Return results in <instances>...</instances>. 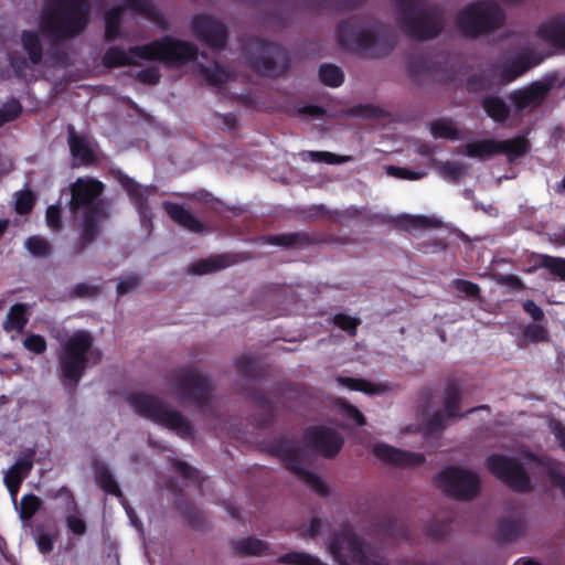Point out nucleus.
<instances>
[{
	"label": "nucleus",
	"instance_id": "f257e3e1",
	"mask_svg": "<svg viewBox=\"0 0 565 565\" xmlns=\"http://www.w3.org/2000/svg\"><path fill=\"white\" fill-rule=\"evenodd\" d=\"M106 184L100 180L78 177L61 192L72 220L78 224L79 235L74 244L76 254H82L102 234L103 225L111 217V202L104 198Z\"/></svg>",
	"mask_w": 565,
	"mask_h": 565
},
{
	"label": "nucleus",
	"instance_id": "f03ea898",
	"mask_svg": "<svg viewBox=\"0 0 565 565\" xmlns=\"http://www.w3.org/2000/svg\"><path fill=\"white\" fill-rule=\"evenodd\" d=\"M198 55L199 49L194 43L164 35L143 45L130 46L127 52L119 46H110L103 55L102 62L107 68L138 65L131 58L134 56L177 67L195 61Z\"/></svg>",
	"mask_w": 565,
	"mask_h": 565
},
{
	"label": "nucleus",
	"instance_id": "7ed1b4c3",
	"mask_svg": "<svg viewBox=\"0 0 565 565\" xmlns=\"http://www.w3.org/2000/svg\"><path fill=\"white\" fill-rule=\"evenodd\" d=\"M90 13V0H49L45 26L53 40H71L86 31Z\"/></svg>",
	"mask_w": 565,
	"mask_h": 565
},
{
	"label": "nucleus",
	"instance_id": "20e7f679",
	"mask_svg": "<svg viewBox=\"0 0 565 565\" xmlns=\"http://www.w3.org/2000/svg\"><path fill=\"white\" fill-rule=\"evenodd\" d=\"M102 352L94 348V339L86 330H76L61 345L58 365L62 379L75 390L89 364H97Z\"/></svg>",
	"mask_w": 565,
	"mask_h": 565
},
{
	"label": "nucleus",
	"instance_id": "39448f33",
	"mask_svg": "<svg viewBox=\"0 0 565 565\" xmlns=\"http://www.w3.org/2000/svg\"><path fill=\"white\" fill-rule=\"evenodd\" d=\"M397 23L413 40H429L443 30L441 12L425 0H396Z\"/></svg>",
	"mask_w": 565,
	"mask_h": 565
},
{
	"label": "nucleus",
	"instance_id": "423d86ee",
	"mask_svg": "<svg viewBox=\"0 0 565 565\" xmlns=\"http://www.w3.org/2000/svg\"><path fill=\"white\" fill-rule=\"evenodd\" d=\"M358 19L341 21L337 26V38L341 46L364 53L371 57L387 55L395 45L393 36L383 34L379 25L358 28Z\"/></svg>",
	"mask_w": 565,
	"mask_h": 565
},
{
	"label": "nucleus",
	"instance_id": "0eeeda50",
	"mask_svg": "<svg viewBox=\"0 0 565 565\" xmlns=\"http://www.w3.org/2000/svg\"><path fill=\"white\" fill-rule=\"evenodd\" d=\"M505 14L493 0H477L465 6L456 17V26L468 39L488 35L504 23Z\"/></svg>",
	"mask_w": 565,
	"mask_h": 565
},
{
	"label": "nucleus",
	"instance_id": "6e6552de",
	"mask_svg": "<svg viewBox=\"0 0 565 565\" xmlns=\"http://www.w3.org/2000/svg\"><path fill=\"white\" fill-rule=\"evenodd\" d=\"M129 404L139 416L177 431L182 438L193 436L191 422L179 411L169 409L163 399L152 394L136 393L130 395Z\"/></svg>",
	"mask_w": 565,
	"mask_h": 565
},
{
	"label": "nucleus",
	"instance_id": "1a4fd4ad",
	"mask_svg": "<svg viewBox=\"0 0 565 565\" xmlns=\"http://www.w3.org/2000/svg\"><path fill=\"white\" fill-rule=\"evenodd\" d=\"M266 448L270 455L282 462L286 469L308 484L318 495L327 497L329 494V487L326 482L317 473L301 466L303 454L296 439L286 436L274 438L266 445Z\"/></svg>",
	"mask_w": 565,
	"mask_h": 565
},
{
	"label": "nucleus",
	"instance_id": "9d476101",
	"mask_svg": "<svg viewBox=\"0 0 565 565\" xmlns=\"http://www.w3.org/2000/svg\"><path fill=\"white\" fill-rule=\"evenodd\" d=\"M244 51L252 70L262 76L277 77L290 67L289 54L279 44L252 38L244 45Z\"/></svg>",
	"mask_w": 565,
	"mask_h": 565
},
{
	"label": "nucleus",
	"instance_id": "9b49d317",
	"mask_svg": "<svg viewBox=\"0 0 565 565\" xmlns=\"http://www.w3.org/2000/svg\"><path fill=\"white\" fill-rule=\"evenodd\" d=\"M170 382L180 401L190 402L199 408L211 405L214 385L193 367H180L171 375Z\"/></svg>",
	"mask_w": 565,
	"mask_h": 565
},
{
	"label": "nucleus",
	"instance_id": "f8f14e48",
	"mask_svg": "<svg viewBox=\"0 0 565 565\" xmlns=\"http://www.w3.org/2000/svg\"><path fill=\"white\" fill-rule=\"evenodd\" d=\"M435 483L448 497L460 501L475 499L481 490L479 476L457 466H447L443 469L435 477Z\"/></svg>",
	"mask_w": 565,
	"mask_h": 565
},
{
	"label": "nucleus",
	"instance_id": "ddd939ff",
	"mask_svg": "<svg viewBox=\"0 0 565 565\" xmlns=\"http://www.w3.org/2000/svg\"><path fill=\"white\" fill-rule=\"evenodd\" d=\"M486 467L491 475L515 492L525 493L532 489L529 473L515 458L491 455L486 460Z\"/></svg>",
	"mask_w": 565,
	"mask_h": 565
},
{
	"label": "nucleus",
	"instance_id": "4468645a",
	"mask_svg": "<svg viewBox=\"0 0 565 565\" xmlns=\"http://www.w3.org/2000/svg\"><path fill=\"white\" fill-rule=\"evenodd\" d=\"M115 178L126 191L139 215L141 224L143 226L151 225L152 212L148 203L149 199L157 194L158 188L153 184L141 185L120 170L115 172Z\"/></svg>",
	"mask_w": 565,
	"mask_h": 565
},
{
	"label": "nucleus",
	"instance_id": "2eb2a0df",
	"mask_svg": "<svg viewBox=\"0 0 565 565\" xmlns=\"http://www.w3.org/2000/svg\"><path fill=\"white\" fill-rule=\"evenodd\" d=\"M303 438L312 450L329 459L334 458L344 444V438L338 430L323 425L308 427Z\"/></svg>",
	"mask_w": 565,
	"mask_h": 565
},
{
	"label": "nucleus",
	"instance_id": "dca6fc26",
	"mask_svg": "<svg viewBox=\"0 0 565 565\" xmlns=\"http://www.w3.org/2000/svg\"><path fill=\"white\" fill-rule=\"evenodd\" d=\"M195 38L213 49H223L227 41L226 26L210 14H199L191 20Z\"/></svg>",
	"mask_w": 565,
	"mask_h": 565
},
{
	"label": "nucleus",
	"instance_id": "f3484780",
	"mask_svg": "<svg viewBox=\"0 0 565 565\" xmlns=\"http://www.w3.org/2000/svg\"><path fill=\"white\" fill-rule=\"evenodd\" d=\"M372 454L379 460L393 467L413 468L426 461L423 454L398 449L384 443L375 444Z\"/></svg>",
	"mask_w": 565,
	"mask_h": 565
},
{
	"label": "nucleus",
	"instance_id": "a211bd4d",
	"mask_svg": "<svg viewBox=\"0 0 565 565\" xmlns=\"http://www.w3.org/2000/svg\"><path fill=\"white\" fill-rule=\"evenodd\" d=\"M524 457L539 467H542L554 488L561 490L565 498V465L547 455H536L532 451L524 454Z\"/></svg>",
	"mask_w": 565,
	"mask_h": 565
},
{
	"label": "nucleus",
	"instance_id": "6ab92c4d",
	"mask_svg": "<svg viewBox=\"0 0 565 565\" xmlns=\"http://www.w3.org/2000/svg\"><path fill=\"white\" fill-rule=\"evenodd\" d=\"M23 53L13 52L9 55L10 65L17 77H24L31 64L35 63V32L24 31L21 36Z\"/></svg>",
	"mask_w": 565,
	"mask_h": 565
},
{
	"label": "nucleus",
	"instance_id": "aec40b11",
	"mask_svg": "<svg viewBox=\"0 0 565 565\" xmlns=\"http://www.w3.org/2000/svg\"><path fill=\"white\" fill-rule=\"evenodd\" d=\"M536 35L558 49H565V13H558L541 22Z\"/></svg>",
	"mask_w": 565,
	"mask_h": 565
},
{
	"label": "nucleus",
	"instance_id": "412c9836",
	"mask_svg": "<svg viewBox=\"0 0 565 565\" xmlns=\"http://www.w3.org/2000/svg\"><path fill=\"white\" fill-rule=\"evenodd\" d=\"M550 87L546 84L535 82L523 89L511 93L510 99L516 109L523 110L530 106H540L545 99Z\"/></svg>",
	"mask_w": 565,
	"mask_h": 565
},
{
	"label": "nucleus",
	"instance_id": "4be33fe9",
	"mask_svg": "<svg viewBox=\"0 0 565 565\" xmlns=\"http://www.w3.org/2000/svg\"><path fill=\"white\" fill-rule=\"evenodd\" d=\"M162 206L169 217L181 227L192 233H203L205 231L204 223L195 217L183 205L166 201Z\"/></svg>",
	"mask_w": 565,
	"mask_h": 565
},
{
	"label": "nucleus",
	"instance_id": "5701e85b",
	"mask_svg": "<svg viewBox=\"0 0 565 565\" xmlns=\"http://www.w3.org/2000/svg\"><path fill=\"white\" fill-rule=\"evenodd\" d=\"M264 242L269 245L280 246L284 248L298 247L303 248L306 246L313 245L319 242L316 234L300 231L291 233H282L276 235H267L264 237Z\"/></svg>",
	"mask_w": 565,
	"mask_h": 565
},
{
	"label": "nucleus",
	"instance_id": "b1692460",
	"mask_svg": "<svg viewBox=\"0 0 565 565\" xmlns=\"http://www.w3.org/2000/svg\"><path fill=\"white\" fill-rule=\"evenodd\" d=\"M462 401V393L458 384L454 381L446 383L443 393V411L452 416L454 418H462L465 415L470 414L479 409V407L470 408L466 413H460V405ZM482 409L489 408L483 405L480 406Z\"/></svg>",
	"mask_w": 565,
	"mask_h": 565
},
{
	"label": "nucleus",
	"instance_id": "393cba45",
	"mask_svg": "<svg viewBox=\"0 0 565 565\" xmlns=\"http://www.w3.org/2000/svg\"><path fill=\"white\" fill-rule=\"evenodd\" d=\"M33 468V460L30 456H24L15 461V463L9 468L4 473V484L8 488L10 495L13 501L17 499V494L22 480L31 472Z\"/></svg>",
	"mask_w": 565,
	"mask_h": 565
},
{
	"label": "nucleus",
	"instance_id": "a878e982",
	"mask_svg": "<svg viewBox=\"0 0 565 565\" xmlns=\"http://www.w3.org/2000/svg\"><path fill=\"white\" fill-rule=\"evenodd\" d=\"M537 64L539 61H535L530 53L519 55L513 60L502 63L499 77L504 83H511Z\"/></svg>",
	"mask_w": 565,
	"mask_h": 565
},
{
	"label": "nucleus",
	"instance_id": "bb28decb",
	"mask_svg": "<svg viewBox=\"0 0 565 565\" xmlns=\"http://www.w3.org/2000/svg\"><path fill=\"white\" fill-rule=\"evenodd\" d=\"M236 262L237 258L233 254H220L192 263L189 266V273L192 275L211 274L227 268Z\"/></svg>",
	"mask_w": 565,
	"mask_h": 565
},
{
	"label": "nucleus",
	"instance_id": "cd10ccee",
	"mask_svg": "<svg viewBox=\"0 0 565 565\" xmlns=\"http://www.w3.org/2000/svg\"><path fill=\"white\" fill-rule=\"evenodd\" d=\"M68 146L71 154L82 164H93L96 160L94 150L85 136L77 135L74 129L70 130Z\"/></svg>",
	"mask_w": 565,
	"mask_h": 565
},
{
	"label": "nucleus",
	"instance_id": "c85d7f7f",
	"mask_svg": "<svg viewBox=\"0 0 565 565\" xmlns=\"http://www.w3.org/2000/svg\"><path fill=\"white\" fill-rule=\"evenodd\" d=\"M525 532L524 520L520 516H509L498 521L497 535L502 543L514 542Z\"/></svg>",
	"mask_w": 565,
	"mask_h": 565
},
{
	"label": "nucleus",
	"instance_id": "c756f323",
	"mask_svg": "<svg viewBox=\"0 0 565 565\" xmlns=\"http://www.w3.org/2000/svg\"><path fill=\"white\" fill-rule=\"evenodd\" d=\"M499 154L507 156L509 162L524 157L531 149L530 141L524 136L498 141Z\"/></svg>",
	"mask_w": 565,
	"mask_h": 565
},
{
	"label": "nucleus",
	"instance_id": "7c9ffc66",
	"mask_svg": "<svg viewBox=\"0 0 565 565\" xmlns=\"http://www.w3.org/2000/svg\"><path fill=\"white\" fill-rule=\"evenodd\" d=\"M232 548L238 556H262L269 552L267 542L253 536L234 540Z\"/></svg>",
	"mask_w": 565,
	"mask_h": 565
},
{
	"label": "nucleus",
	"instance_id": "2f4dec72",
	"mask_svg": "<svg viewBox=\"0 0 565 565\" xmlns=\"http://www.w3.org/2000/svg\"><path fill=\"white\" fill-rule=\"evenodd\" d=\"M407 72L414 82L425 77H435L437 73L436 64L425 55H415L407 63Z\"/></svg>",
	"mask_w": 565,
	"mask_h": 565
},
{
	"label": "nucleus",
	"instance_id": "473e14b6",
	"mask_svg": "<svg viewBox=\"0 0 565 565\" xmlns=\"http://www.w3.org/2000/svg\"><path fill=\"white\" fill-rule=\"evenodd\" d=\"M480 104L486 114L495 122L503 124L510 116V107L499 96L487 95L481 99Z\"/></svg>",
	"mask_w": 565,
	"mask_h": 565
},
{
	"label": "nucleus",
	"instance_id": "72a5a7b5",
	"mask_svg": "<svg viewBox=\"0 0 565 565\" xmlns=\"http://www.w3.org/2000/svg\"><path fill=\"white\" fill-rule=\"evenodd\" d=\"M95 481L97 486L107 494H111L118 499L124 498L116 479L105 463H97L94 468Z\"/></svg>",
	"mask_w": 565,
	"mask_h": 565
},
{
	"label": "nucleus",
	"instance_id": "f704fd0d",
	"mask_svg": "<svg viewBox=\"0 0 565 565\" xmlns=\"http://www.w3.org/2000/svg\"><path fill=\"white\" fill-rule=\"evenodd\" d=\"M30 317V307L24 303H17L12 306L3 322V328L7 332L20 333L26 324Z\"/></svg>",
	"mask_w": 565,
	"mask_h": 565
},
{
	"label": "nucleus",
	"instance_id": "c9c22d12",
	"mask_svg": "<svg viewBox=\"0 0 565 565\" xmlns=\"http://www.w3.org/2000/svg\"><path fill=\"white\" fill-rule=\"evenodd\" d=\"M124 8L116 6L105 12V42L111 43L121 38Z\"/></svg>",
	"mask_w": 565,
	"mask_h": 565
},
{
	"label": "nucleus",
	"instance_id": "e433bc0d",
	"mask_svg": "<svg viewBox=\"0 0 565 565\" xmlns=\"http://www.w3.org/2000/svg\"><path fill=\"white\" fill-rule=\"evenodd\" d=\"M498 149V140L483 139L465 145L463 153L483 160L499 154Z\"/></svg>",
	"mask_w": 565,
	"mask_h": 565
},
{
	"label": "nucleus",
	"instance_id": "4c0bfd02",
	"mask_svg": "<svg viewBox=\"0 0 565 565\" xmlns=\"http://www.w3.org/2000/svg\"><path fill=\"white\" fill-rule=\"evenodd\" d=\"M198 71L202 78L205 81L206 85L216 88H222V86L230 77L228 73L218 63H214L213 66L199 64Z\"/></svg>",
	"mask_w": 565,
	"mask_h": 565
},
{
	"label": "nucleus",
	"instance_id": "58836bf2",
	"mask_svg": "<svg viewBox=\"0 0 565 565\" xmlns=\"http://www.w3.org/2000/svg\"><path fill=\"white\" fill-rule=\"evenodd\" d=\"M338 382L339 384L349 390L364 392L367 394H381L386 392L387 390L386 385L384 384H374L366 380L354 379L349 376H340L338 377Z\"/></svg>",
	"mask_w": 565,
	"mask_h": 565
},
{
	"label": "nucleus",
	"instance_id": "ea45409f",
	"mask_svg": "<svg viewBox=\"0 0 565 565\" xmlns=\"http://www.w3.org/2000/svg\"><path fill=\"white\" fill-rule=\"evenodd\" d=\"M175 507L193 529H200L204 525V513L194 503L177 499Z\"/></svg>",
	"mask_w": 565,
	"mask_h": 565
},
{
	"label": "nucleus",
	"instance_id": "a19ab883",
	"mask_svg": "<svg viewBox=\"0 0 565 565\" xmlns=\"http://www.w3.org/2000/svg\"><path fill=\"white\" fill-rule=\"evenodd\" d=\"M278 563L287 565H328L318 556L311 555L302 551H292L285 553L278 557Z\"/></svg>",
	"mask_w": 565,
	"mask_h": 565
},
{
	"label": "nucleus",
	"instance_id": "79ce46f5",
	"mask_svg": "<svg viewBox=\"0 0 565 565\" xmlns=\"http://www.w3.org/2000/svg\"><path fill=\"white\" fill-rule=\"evenodd\" d=\"M235 369L239 375L247 380H257L260 377V366L256 359L242 355L235 360Z\"/></svg>",
	"mask_w": 565,
	"mask_h": 565
},
{
	"label": "nucleus",
	"instance_id": "37998d69",
	"mask_svg": "<svg viewBox=\"0 0 565 565\" xmlns=\"http://www.w3.org/2000/svg\"><path fill=\"white\" fill-rule=\"evenodd\" d=\"M537 266L547 269L552 275L565 281V258L546 254L537 255Z\"/></svg>",
	"mask_w": 565,
	"mask_h": 565
},
{
	"label": "nucleus",
	"instance_id": "c03bdc74",
	"mask_svg": "<svg viewBox=\"0 0 565 565\" xmlns=\"http://www.w3.org/2000/svg\"><path fill=\"white\" fill-rule=\"evenodd\" d=\"M319 79L330 87H339L344 81L342 70L333 64H322L319 67Z\"/></svg>",
	"mask_w": 565,
	"mask_h": 565
},
{
	"label": "nucleus",
	"instance_id": "a18cd8bd",
	"mask_svg": "<svg viewBox=\"0 0 565 565\" xmlns=\"http://www.w3.org/2000/svg\"><path fill=\"white\" fill-rule=\"evenodd\" d=\"M430 132L434 138H444L448 140H457L459 138L456 127L446 119H436L430 124Z\"/></svg>",
	"mask_w": 565,
	"mask_h": 565
},
{
	"label": "nucleus",
	"instance_id": "49530a36",
	"mask_svg": "<svg viewBox=\"0 0 565 565\" xmlns=\"http://www.w3.org/2000/svg\"><path fill=\"white\" fill-rule=\"evenodd\" d=\"M523 339L527 342L540 343L550 341V332L545 326L527 323L523 329Z\"/></svg>",
	"mask_w": 565,
	"mask_h": 565
},
{
	"label": "nucleus",
	"instance_id": "de8ad7c7",
	"mask_svg": "<svg viewBox=\"0 0 565 565\" xmlns=\"http://www.w3.org/2000/svg\"><path fill=\"white\" fill-rule=\"evenodd\" d=\"M62 201L63 200L60 199L57 203L52 204L46 209L45 222L52 232H60L63 228Z\"/></svg>",
	"mask_w": 565,
	"mask_h": 565
},
{
	"label": "nucleus",
	"instance_id": "09e8293b",
	"mask_svg": "<svg viewBox=\"0 0 565 565\" xmlns=\"http://www.w3.org/2000/svg\"><path fill=\"white\" fill-rule=\"evenodd\" d=\"M452 416H448L443 409L435 412L424 424V429L428 434H435L444 430Z\"/></svg>",
	"mask_w": 565,
	"mask_h": 565
},
{
	"label": "nucleus",
	"instance_id": "8fccbe9b",
	"mask_svg": "<svg viewBox=\"0 0 565 565\" xmlns=\"http://www.w3.org/2000/svg\"><path fill=\"white\" fill-rule=\"evenodd\" d=\"M366 0H340L337 4H331L327 0H318L316 9L328 11H351L361 7Z\"/></svg>",
	"mask_w": 565,
	"mask_h": 565
},
{
	"label": "nucleus",
	"instance_id": "3c124183",
	"mask_svg": "<svg viewBox=\"0 0 565 565\" xmlns=\"http://www.w3.org/2000/svg\"><path fill=\"white\" fill-rule=\"evenodd\" d=\"M307 156L313 162H324L328 164H342L350 161L349 156H339L329 151H308Z\"/></svg>",
	"mask_w": 565,
	"mask_h": 565
},
{
	"label": "nucleus",
	"instance_id": "603ef678",
	"mask_svg": "<svg viewBox=\"0 0 565 565\" xmlns=\"http://www.w3.org/2000/svg\"><path fill=\"white\" fill-rule=\"evenodd\" d=\"M450 531V523L446 521H440L437 519H433L426 523L424 527V533L431 539H443Z\"/></svg>",
	"mask_w": 565,
	"mask_h": 565
},
{
	"label": "nucleus",
	"instance_id": "864d4df0",
	"mask_svg": "<svg viewBox=\"0 0 565 565\" xmlns=\"http://www.w3.org/2000/svg\"><path fill=\"white\" fill-rule=\"evenodd\" d=\"M22 107L15 99H11L0 107V127L14 120L21 113Z\"/></svg>",
	"mask_w": 565,
	"mask_h": 565
},
{
	"label": "nucleus",
	"instance_id": "5fc2aeb1",
	"mask_svg": "<svg viewBox=\"0 0 565 565\" xmlns=\"http://www.w3.org/2000/svg\"><path fill=\"white\" fill-rule=\"evenodd\" d=\"M333 323L342 329L343 331L348 332L350 335H355L358 326L360 324V320L351 317L347 313H337L333 317Z\"/></svg>",
	"mask_w": 565,
	"mask_h": 565
},
{
	"label": "nucleus",
	"instance_id": "6e6d98bb",
	"mask_svg": "<svg viewBox=\"0 0 565 565\" xmlns=\"http://www.w3.org/2000/svg\"><path fill=\"white\" fill-rule=\"evenodd\" d=\"M124 6H121L125 9H129L134 12H137L139 14L150 17L153 14V6L149 0H122Z\"/></svg>",
	"mask_w": 565,
	"mask_h": 565
},
{
	"label": "nucleus",
	"instance_id": "4d7b16f0",
	"mask_svg": "<svg viewBox=\"0 0 565 565\" xmlns=\"http://www.w3.org/2000/svg\"><path fill=\"white\" fill-rule=\"evenodd\" d=\"M140 284V277L135 274H129L119 278L117 284V294L118 296H124L135 288H137Z\"/></svg>",
	"mask_w": 565,
	"mask_h": 565
},
{
	"label": "nucleus",
	"instance_id": "13d9d810",
	"mask_svg": "<svg viewBox=\"0 0 565 565\" xmlns=\"http://www.w3.org/2000/svg\"><path fill=\"white\" fill-rule=\"evenodd\" d=\"M452 285L458 291L466 294L469 298L476 299L480 296V287L472 281L457 278L452 281Z\"/></svg>",
	"mask_w": 565,
	"mask_h": 565
},
{
	"label": "nucleus",
	"instance_id": "bf43d9fd",
	"mask_svg": "<svg viewBox=\"0 0 565 565\" xmlns=\"http://www.w3.org/2000/svg\"><path fill=\"white\" fill-rule=\"evenodd\" d=\"M326 114L327 110L319 105H303L295 109L288 110L289 116L303 115L308 117H323L326 116Z\"/></svg>",
	"mask_w": 565,
	"mask_h": 565
},
{
	"label": "nucleus",
	"instance_id": "052dcab7",
	"mask_svg": "<svg viewBox=\"0 0 565 565\" xmlns=\"http://www.w3.org/2000/svg\"><path fill=\"white\" fill-rule=\"evenodd\" d=\"M20 518L23 521H29L35 514V495L28 494L21 500L19 508Z\"/></svg>",
	"mask_w": 565,
	"mask_h": 565
},
{
	"label": "nucleus",
	"instance_id": "680f3d73",
	"mask_svg": "<svg viewBox=\"0 0 565 565\" xmlns=\"http://www.w3.org/2000/svg\"><path fill=\"white\" fill-rule=\"evenodd\" d=\"M256 401L258 402L259 406L264 409L266 417L262 419L258 425L260 426H267L269 425L275 417V407L271 404V402L263 394H257Z\"/></svg>",
	"mask_w": 565,
	"mask_h": 565
},
{
	"label": "nucleus",
	"instance_id": "e2e57ef3",
	"mask_svg": "<svg viewBox=\"0 0 565 565\" xmlns=\"http://www.w3.org/2000/svg\"><path fill=\"white\" fill-rule=\"evenodd\" d=\"M387 173L392 177L404 179V180H419L424 173L409 170L407 168L388 166Z\"/></svg>",
	"mask_w": 565,
	"mask_h": 565
},
{
	"label": "nucleus",
	"instance_id": "0e129e2a",
	"mask_svg": "<svg viewBox=\"0 0 565 565\" xmlns=\"http://www.w3.org/2000/svg\"><path fill=\"white\" fill-rule=\"evenodd\" d=\"M161 74L158 68L150 66L137 73V79L142 84L156 85L160 82Z\"/></svg>",
	"mask_w": 565,
	"mask_h": 565
},
{
	"label": "nucleus",
	"instance_id": "69168bd1",
	"mask_svg": "<svg viewBox=\"0 0 565 565\" xmlns=\"http://www.w3.org/2000/svg\"><path fill=\"white\" fill-rule=\"evenodd\" d=\"M33 205V198L31 192H18L15 196V211L19 214H24L31 211Z\"/></svg>",
	"mask_w": 565,
	"mask_h": 565
},
{
	"label": "nucleus",
	"instance_id": "338daca9",
	"mask_svg": "<svg viewBox=\"0 0 565 565\" xmlns=\"http://www.w3.org/2000/svg\"><path fill=\"white\" fill-rule=\"evenodd\" d=\"M441 172L456 181L463 175L465 167L460 162L447 161L441 166Z\"/></svg>",
	"mask_w": 565,
	"mask_h": 565
},
{
	"label": "nucleus",
	"instance_id": "774afa93",
	"mask_svg": "<svg viewBox=\"0 0 565 565\" xmlns=\"http://www.w3.org/2000/svg\"><path fill=\"white\" fill-rule=\"evenodd\" d=\"M66 525L68 530L75 535H83L87 530L86 522L75 514H70L66 516Z\"/></svg>",
	"mask_w": 565,
	"mask_h": 565
}]
</instances>
